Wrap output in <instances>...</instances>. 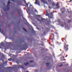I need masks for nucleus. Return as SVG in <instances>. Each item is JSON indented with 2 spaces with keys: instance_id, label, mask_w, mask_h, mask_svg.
Returning a JSON list of instances; mask_svg holds the SVG:
<instances>
[{
  "instance_id": "nucleus-10",
  "label": "nucleus",
  "mask_w": 72,
  "mask_h": 72,
  "mask_svg": "<svg viewBox=\"0 0 72 72\" xmlns=\"http://www.w3.org/2000/svg\"><path fill=\"white\" fill-rule=\"evenodd\" d=\"M9 8L8 7L7 8V9H6H6L4 10V11H6V10H9Z\"/></svg>"
},
{
  "instance_id": "nucleus-8",
  "label": "nucleus",
  "mask_w": 72,
  "mask_h": 72,
  "mask_svg": "<svg viewBox=\"0 0 72 72\" xmlns=\"http://www.w3.org/2000/svg\"><path fill=\"white\" fill-rule=\"evenodd\" d=\"M52 5H53V6H55V3H54V2H53V3H52Z\"/></svg>"
},
{
  "instance_id": "nucleus-30",
  "label": "nucleus",
  "mask_w": 72,
  "mask_h": 72,
  "mask_svg": "<svg viewBox=\"0 0 72 72\" xmlns=\"http://www.w3.org/2000/svg\"><path fill=\"white\" fill-rule=\"evenodd\" d=\"M4 49L6 51V49H7V48H4Z\"/></svg>"
},
{
  "instance_id": "nucleus-36",
  "label": "nucleus",
  "mask_w": 72,
  "mask_h": 72,
  "mask_svg": "<svg viewBox=\"0 0 72 72\" xmlns=\"http://www.w3.org/2000/svg\"><path fill=\"white\" fill-rule=\"evenodd\" d=\"M52 35H53V36H54V34H52Z\"/></svg>"
},
{
  "instance_id": "nucleus-28",
  "label": "nucleus",
  "mask_w": 72,
  "mask_h": 72,
  "mask_svg": "<svg viewBox=\"0 0 72 72\" xmlns=\"http://www.w3.org/2000/svg\"><path fill=\"white\" fill-rule=\"evenodd\" d=\"M63 40H64V38H63L62 39V41H63V42L64 41H63Z\"/></svg>"
},
{
  "instance_id": "nucleus-49",
  "label": "nucleus",
  "mask_w": 72,
  "mask_h": 72,
  "mask_svg": "<svg viewBox=\"0 0 72 72\" xmlns=\"http://www.w3.org/2000/svg\"><path fill=\"white\" fill-rule=\"evenodd\" d=\"M62 54H61V55H62Z\"/></svg>"
},
{
  "instance_id": "nucleus-35",
  "label": "nucleus",
  "mask_w": 72,
  "mask_h": 72,
  "mask_svg": "<svg viewBox=\"0 0 72 72\" xmlns=\"http://www.w3.org/2000/svg\"><path fill=\"white\" fill-rule=\"evenodd\" d=\"M57 44H59V43L58 42H57Z\"/></svg>"
},
{
  "instance_id": "nucleus-39",
  "label": "nucleus",
  "mask_w": 72,
  "mask_h": 72,
  "mask_svg": "<svg viewBox=\"0 0 72 72\" xmlns=\"http://www.w3.org/2000/svg\"><path fill=\"white\" fill-rule=\"evenodd\" d=\"M27 23V25H28L29 24V23Z\"/></svg>"
},
{
  "instance_id": "nucleus-21",
  "label": "nucleus",
  "mask_w": 72,
  "mask_h": 72,
  "mask_svg": "<svg viewBox=\"0 0 72 72\" xmlns=\"http://www.w3.org/2000/svg\"><path fill=\"white\" fill-rule=\"evenodd\" d=\"M23 29L24 30V31H26V32H27V30H26V29L23 28Z\"/></svg>"
},
{
  "instance_id": "nucleus-6",
  "label": "nucleus",
  "mask_w": 72,
  "mask_h": 72,
  "mask_svg": "<svg viewBox=\"0 0 72 72\" xmlns=\"http://www.w3.org/2000/svg\"><path fill=\"white\" fill-rule=\"evenodd\" d=\"M18 14L19 15H20V16H21V14H20V13H21V11L19 10H18Z\"/></svg>"
},
{
  "instance_id": "nucleus-53",
  "label": "nucleus",
  "mask_w": 72,
  "mask_h": 72,
  "mask_svg": "<svg viewBox=\"0 0 72 72\" xmlns=\"http://www.w3.org/2000/svg\"><path fill=\"white\" fill-rule=\"evenodd\" d=\"M9 0V1H10V0Z\"/></svg>"
},
{
  "instance_id": "nucleus-5",
  "label": "nucleus",
  "mask_w": 72,
  "mask_h": 72,
  "mask_svg": "<svg viewBox=\"0 0 72 72\" xmlns=\"http://www.w3.org/2000/svg\"><path fill=\"white\" fill-rule=\"evenodd\" d=\"M56 6L57 7V9H59V3H57V4H56Z\"/></svg>"
},
{
  "instance_id": "nucleus-40",
  "label": "nucleus",
  "mask_w": 72,
  "mask_h": 72,
  "mask_svg": "<svg viewBox=\"0 0 72 72\" xmlns=\"http://www.w3.org/2000/svg\"><path fill=\"white\" fill-rule=\"evenodd\" d=\"M59 20V21H58L59 22L60 21V20Z\"/></svg>"
},
{
  "instance_id": "nucleus-51",
  "label": "nucleus",
  "mask_w": 72,
  "mask_h": 72,
  "mask_svg": "<svg viewBox=\"0 0 72 72\" xmlns=\"http://www.w3.org/2000/svg\"><path fill=\"white\" fill-rule=\"evenodd\" d=\"M25 20H26V21H27V20H26V19H25Z\"/></svg>"
},
{
  "instance_id": "nucleus-12",
  "label": "nucleus",
  "mask_w": 72,
  "mask_h": 72,
  "mask_svg": "<svg viewBox=\"0 0 72 72\" xmlns=\"http://www.w3.org/2000/svg\"><path fill=\"white\" fill-rule=\"evenodd\" d=\"M1 46H4V43L3 42H1Z\"/></svg>"
},
{
  "instance_id": "nucleus-24",
  "label": "nucleus",
  "mask_w": 72,
  "mask_h": 72,
  "mask_svg": "<svg viewBox=\"0 0 72 72\" xmlns=\"http://www.w3.org/2000/svg\"><path fill=\"white\" fill-rule=\"evenodd\" d=\"M66 37H65L64 38V40H65L66 42H67V41H66Z\"/></svg>"
},
{
  "instance_id": "nucleus-45",
  "label": "nucleus",
  "mask_w": 72,
  "mask_h": 72,
  "mask_svg": "<svg viewBox=\"0 0 72 72\" xmlns=\"http://www.w3.org/2000/svg\"><path fill=\"white\" fill-rule=\"evenodd\" d=\"M43 19V20H45V19Z\"/></svg>"
},
{
  "instance_id": "nucleus-41",
  "label": "nucleus",
  "mask_w": 72,
  "mask_h": 72,
  "mask_svg": "<svg viewBox=\"0 0 72 72\" xmlns=\"http://www.w3.org/2000/svg\"><path fill=\"white\" fill-rule=\"evenodd\" d=\"M35 11L36 12H37V10H35Z\"/></svg>"
},
{
  "instance_id": "nucleus-25",
  "label": "nucleus",
  "mask_w": 72,
  "mask_h": 72,
  "mask_svg": "<svg viewBox=\"0 0 72 72\" xmlns=\"http://www.w3.org/2000/svg\"><path fill=\"white\" fill-rule=\"evenodd\" d=\"M48 22H49V23H50V20H49V21H47Z\"/></svg>"
},
{
  "instance_id": "nucleus-14",
  "label": "nucleus",
  "mask_w": 72,
  "mask_h": 72,
  "mask_svg": "<svg viewBox=\"0 0 72 72\" xmlns=\"http://www.w3.org/2000/svg\"><path fill=\"white\" fill-rule=\"evenodd\" d=\"M8 60H9V61H11V60H12V58H9L8 59Z\"/></svg>"
},
{
  "instance_id": "nucleus-50",
  "label": "nucleus",
  "mask_w": 72,
  "mask_h": 72,
  "mask_svg": "<svg viewBox=\"0 0 72 72\" xmlns=\"http://www.w3.org/2000/svg\"><path fill=\"white\" fill-rule=\"evenodd\" d=\"M62 26H64V25H62Z\"/></svg>"
},
{
  "instance_id": "nucleus-19",
  "label": "nucleus",
  "mask_w": 72,
  "mask_h": 72,
  "mask_svg": "<svg viewBox=\"0 0 72 72\" xmlns=\"http://www.w3.org/2000/svg\"><path fill=\"white\" fill-rule=\"evenodd\" d=\"M51 15H53V12H51Z\"/></svg>"
},
{
  "instance_id": "nucleus-38",
  "label": "nucleus",
  "mask_w": 72,
  "mask_h": 72,
  "mask_svg": "<svg viewBox=\"0 0 72 72\" xmlns=\"http://www.w3.org/2000/svg\"><path fill=\"white\" fill-rule=\"evenodd\" d=\"M64 58H65V57H64V56L62 58H63V59Z\"/></svg>"
},
{
  "instance_id": "nucleus-18",
  "label": "nucleus",
  "mask_w": 72,
  "mask_h": 72,
  "mask_svg": "<svg viewBox=\"0 0 72 72\" xmlns=\"http://www.w3.org/2000/svg\"><path fill=\"white\" fill-rule=\"evenodd\" d=\"M3 65V64L0 65V67L1 66V67H4V65Z\"/></svg>"
},
{
  "instance_id": "nucleus-22",
  "label": "nucleus",
  "mask_w": 72,
  "mask_h": 72,
  "mask_svg": "<svg viewBox=\"0 0 72 72\" xmlns=\"http://www.w3.org/2000/svg\"><path fill=\"white\" fill-rule=\"evenodd\" d=\"M62 65H63V64H62L61 65L59 66V67H62Z\"/></svg>"
},
{
  "instance_id": "nucleus-11",
  "label": "nucleus",
  "mask_w": 72,
  "mask_h": 72,
  "mask_svg": "<svg viewBox=\"0 0 72 72\" xmlns=\"http://www.w3.org/2000/svg\"><path fill=\"white\" fill-rule=\"evenodd\" d=\"M24 64H25V66H27V65H28V64H29L28 63V62L27 63H25Z\"/></svg>"
},
{
  "instance_id": "nucleus-1",
  "label": "nucleus",
  "mask_w": 72,
  "mask_h": 72,
  "mask_svg": "<svg viewBox=\"0 0 72 72\" xmlns=\"http://www.w3.org/2000/svg\"><path fill=\"white\" fill-rule=\"evenodd\" d=\"M68 44L66 45V44L64 43V48L65 51H67L68 50Z\"/></svg>"
},
{
  "instance_id": "nucleus-52",
  "label": "nucleus",
  "mask_w": 72,
  "mask_h": 72,
  "mask_svg": "<svg viewBox=\"0 0 72 72\" xmlns=\"http://www.w3.org/2000/svg\"><path fill=\"white\" fill-rule=\"evenodd\" d=\"M26 72H28V71H27Z\"/></svg>"
},
{
  "instance_id": "nucleus-32",
  "label": "nucleus",
  "mask_w": 72,
  "mask_h": 72,
  "mask_svg": "<svg viewBox=\"0 0 72 72\" xmlns=\"http://www.w3.org/2000/svg\"><path fill=\"white\" fill-rule=\"evenodd\" d=\"M0 32H1V28H0Z\"/></svg>"
},
{
  "instance_id": "nucleus-7",
  "label": "nucleus",
  "mask_w": 72,
  "mask_h": 72,
  "mask_svg": "<svg viewBox=\"0 0 72 72\" xmlns=\"http://www.w3.org/2000/svg\"><path fill=\"white\" fill-rule=\"evenodd\" d=\"M46 15V16H48L49 18V14L47 12Z\"/></svg>"
},
{
  "instance_id": "nucleus-27",
  "label": "nucleus",
  "mask_w": 72,
  "mask_h": 72,
  "mask_svg": "<svg viewBox=\"0 0 72 72\" xmlns=\"http://www.w3.org/2000/svg\"><path fill=\"white\" fill-rule=\"evenodd\" d=\"M48 8H49V9H51V8L50 7V6H49Z\"/></svg>"
},
{
  "instance_id": "nucleus-37",
  "label": "nucleus",
  "mask_w": 72,
  "mask_h": 72,
  "mask_svg": "<svg viewBox=\"0 0 72 72\" xmlns=\"http://www.w3.org/2000/svg\"><path fill=\"white\" fill-rule=\"evenodd\" d=\"M54 36H53V39H54Z\"/></svg>"
},
{
  "instance_id": "nucleus-17",
  "label": "nucleus",
  "mask_w": 72,
  "mask_h": 72,
  "mask_svg": "<svg viewBox=\"0 0 72 72\" xmlns=\"http://www.w3.org/2000/svg\"><path fill=\"white\" fill-rule=\"evenodd\" d=\"M6 64V65H5V66H6V65L7 64V61H6L5 62H4V64Z\"/></svg>"
},
{
  "instance_id": "nucleus-33",
  "label": "nucleus",
  "mask_w": 72,
  "mask_h": 72,
  "mask_svg": "<svg viewBox=\"0 0 72 72\" xmlns=\"http://www.w3.org/2000/svg\"><path fill=\"white\" fill-rule=\"evenodd\" d=\"M26 11H27V12H28V11H29V10H26Z\"/></svg>"
},
{
  "instance_id": "nucleus-44",
  "label": "nucleus",
  "mask_w": 72,
  "mask_h": 72,
  "mask_svg": "<svg viewBox=\"0 0 72 72\" xmlns=\"http://www.w3.org/2000/svg\"><path fill=\"white\" fill-rule=\"evenodd\" d=\"M67 56H68V55H67L66 56V57H67Z\"/></svg>"
},
{
  "instance_id": "nucleus-43",
  "label": "nucleus",
  "mask_w": 72,
  "mask_h": 72,
  "mask_svg": "<svg viewBox=\"0 0 72 72\" xmlns=\"http://www.w3.org/2000/svg\"><path fill=\"white\" fill-rule=\"evenodd\" d=\"M13 67H11V68H13Z\"/></svg>"
},
{
  "instance_id": "nucleus-16",
  "label": "nucleus",
  "mask_w": 72,
  "mask_h": 72,
  "mask_svg": "<svg viewBox=\"0 0 72 72\" xmlns=\"http://www.w3.org/2000/svg\"><path fill=\"white\" fill-rule=\"evenodd\" d=\"M42 3H45V0H40Z\"/></svg>"
},
{
  "instance_id": "nucleus-42",
  "label": "nucleus",
  "mask_w": 72,
  "mask_h": 72,
  "mask_svg": "<svg viewBox=\"0 0 72 72\" xmlns=\"http://www.w3.org/2000/svg\"><path fill=\"white\" fill-rule=\"evenodd\" d=\"M38 16L39 17H40V15H38Z\"/></svg>"
},
{
  "instance_id": "nucleus-46",
  "label": "nucleus",
  "mask_w": 72,
  "mask_h": 72,
  "mask_svg": "<svg viewBox=\"0 0 72 72\" xmlns=\"http://www.w3.org/2000/svg\"><path fill=\"white\" fill-rule=\"evenodd\" d=\"M0 49H1V47H0Z\"/></svg>"
},
{
  "instance_id": "nucleus-29",
  "label": "nucleus",
  "mask_w": 72,
  "mask_h": 72,
  "mask_svg": "<svg viewBox=\"0 0 72 72\" xmlns=\"http://www.w3.org/2000/svg\"><path fill=\"white\" fill-rule=\"evenodd\" d=\"M71 22V20H70V21H69L68 22V23H69V22Z\"/></svg>"
},
{
  "instance_id": "nucleus-48",
  "label": "nucleus",
  "mask_w": 72,
  "mask_h": 72,
  "mask_svg": "<svg viewBox=\"0 0 72 72\" xmlns=\"http://www.w3.org/2000/svg\"><path fill=\"white\" fill-rule=\"evenodd\" d=\"M64 55H65V53H64Z\"/></svg>"
},
{
  "instance_id": "nucleus-20",
  "label": "nucleus",
  "mask_w": 72,
  "mask_h": 72,
  "mask_svg": "<svg viewBox=\"0 0 72 72\" xmlns=\"http://www.w3.org/2000/svg\"><path fill=\"white\" fill-rule=\"evenodd\" d=\"M44 4H46L47 5H48V2H44V3H43Z\"/></svg>"
},
{
  "instance_id": "nucleus-55",
  "label": "nucleus",
  "mask_w": 72,
  "mask_h": 72,
  "mask_svg": "<svg viewBox=\"0 0 72 72\" xmlns=\"http://www.w3.org/2000/svg\"><path fill=\"white\" fill-rule=\"evenodd\" d=\"M51 46H52V45H51Z\"/></svg>"
},
{
  "instance_id": "nucleus-26",
  "label": "nucleus",
  "mask_w": 72,
  "mask_h": 72,
  "mask_svg": "<svg viewBox=\"0 0 72 72\" xmlns=\"http://www.w3.org/2000/svg\"><path fill=\"white\" fill-rule=\"evenodd\" d=\"M30 63H32V62H33V61H31L30 62Z\"/></svg>"
},
{
  "instance_id": "nucleus-31",
  "label": "nucleus",
  "mask_w": 72,
  "mask_h": 72,
  "mask_svg": "<svg viewBox=\"0 0 72 72\" xmlns=\"http://www.w3.org/2000/svg\"><path fill=\"white\" fill-rule=\"evenodd\" d=\"M71 1H72V0H70V1H69V3H71Z\"/></svg>"
},
{
  "instance_id": "nucleus-34",
  "label": "nucleus",
  "mask_w": 72,
  "mask_h": 72,
  "mask_svg": "<svg viewBox=\"0 0 72 72\" xmlns=\"http://www.w3.org/2000/svg\"><path fill=\"white\" fill-rule=\"evenodd\" d=\"M66 23H64V25H65V26H66Z\"/></svg>"
},
{
  "instance_id": "nucleus-13",
  "label": "nucleus",
  "mask_w": 72,
  "mask_h": 72,
  "mask_svg": "<svg viewBox=\"0 0 72 72\" xmlns=\"http://www.w3.org/2000/svg\"><path fill=\"white\" fill-rule=\"evenodd\" d=\"M43 32H44V34H46V31H43Z\"/></svg>"
},
{
  "instance_id": "nucleus-23",
  "label": "nucleus",
  "mask_w": 72,
  "mask_h": 72,
  "mask_svg": "<svg viewBox=\"0 0 72 72\" xmlns=\"http://www.w3.org/2000/svg\"><path fill=\"white\" fill-rule=\"evenodd\" d=\"M37 21H38L39 22H40V21H41V20L39 19H37Z\"/></svg>"
},
{
  "instance_id": "nucleus-2",
  "label": "nucleus",
  "mask_w": 72,
  "mask_h": 72,
  "mask_svg": "<svg viewBox=\"0 0 72 72\" xmlns=\"http://www.w3.org/2000/svg\"><path fill=\"white\" fill-rule=\"evenodd\" d=\"M40 2L38 1V0H36L35 2V4H37L38 5H40Z\"/></svg>"
},
{
  "instance_id": "nucleus-3",
  "label": "nucleus",
  "mask_w": 72,
  "mask_h": 72,
  "mask_svg": "<svg viewBox=\"0 0 72 72\" xmlns=\"http://www.w3.org/2000/svg\"><path fill=\"white\" fill-rule=\"evenodd\" d=\"M24 3L26 4V6H27V8H28V4H30V2H28V4H27L26 3V1H25V0H24Z\"/></svg>"
},
{
  "instance_id": "nucleus-9",
  "label": "nucleus",
  "mask_w": 72,
  "mask_h": 72,
  "mask_svg": "<svg viewBox=\"0 0 72 72\" xmlns=\"http://www.w3.org/2000/svg\"><path fill=\"white\" fill-rule=\"evenodd\" d=\"M10 4V2L8 1L7 3V4H8L6 6H9V4Z\"/></svg>"
},
{
  "instance_id": "nucleus-47",
  "label": "nucleus",
  "mask_w": 72,
  "mask_h": 72,
  "mask_svg": "<svg viewBox=\"0 0 72 72\" xmlns=\"http://www.w3.org/2000/svg\"><path fill=\"white\" fill-rule=\"evenodd\" d=\"M12 1H14V0H12Z\"/></svg>"
},
{
  "instance_id": "nucleus-15",
  "label": "nucleus",
  "mask_w": 72,
  "mask_h": 72,
  "mask_svg": "<svg viewBox=\"0 0 72 72\" xmlns=\"http://www.w3.org/2000/svg\"><path fill=\"white\" fill-rule=\"evenodd\" d=\"M49 63H47L46 64V65H48L46 66V67H48L49 66Z\"/></svg>"
},
{
  "instance_id": "nucleus-54",
  "label": "nucleus",
  "mask_w": 72,
  "mask_h": 72,
  "mask_svg": "<svg viewBox=\"0 0 72 72\" xmlns=\"http://www.w3.org/2000/svg\"><path fill=\"white\" fill-rule=\"evenodd\" d=\"M30 5H31V4H30Z\"/></svg>"
},
{
  "instance_id": "nucleus-4",
  "label": "nucleus",
  "mask_w": 72,
  "mask_h": 72,
  "mask_svg": "<svg viewBox=\"0 0 72 72\" xmlns=\"http://www.w3.org/2000/svg\"><path fill=\"white\" fill-rule=\"evenodd\" d=\"M62 10H64V11L61 12L62 14H63V13H64L65 12L64 10H65V8H62L61 9L60 11H62Z\"/></svg>"
}]
</instances>
